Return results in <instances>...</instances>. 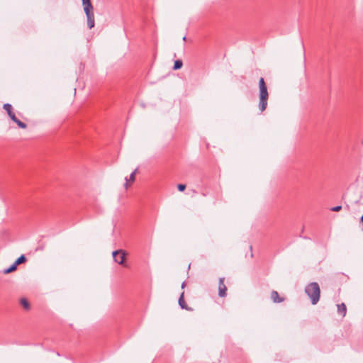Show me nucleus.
Here are the masks:
<instances>
[{
	"label": "nucleus",
	"instance_id": "obj_6",
	"mask_svg": "<svg viewBox=\"0 0 363 363\" xmlns=\"http://www.w3.org/2000/svg\"><path fill=\"white\" fill-rule=\"evenodd\" d=\"M9 116L10 117V118H11V119L14 122V123H16L18 125V126L19 128H23V129L26 128L27 125H26L25 123H23V122L21 121L20 120H18V119L16 118V115H15V113H11V115H9Z\"/></svg>",
	"mask_w": 363,
	"mask_h": 363
},
{
	"label": "nucleus",
	"instance_id": "obj_20",
	"mask_svg": "<svg viewBox=\"0 0 363 363\" xmlns=\"http://www.w3.org/2000/svg\"><path fill=\"white\" fill-rule=\"evenodd\" d=\"M361 221L363 223V214L362 216L361 217Z\"/></svg>",
	"mask_w": 363,
	"mask_h": 363
},
{
	"label": "nucleus",
	"instance_id": "obj_10",
	"mask_svg": "<svg viewBox=\"0 0 363 363\" xmlns=\"http://www.w3.org/2000/svg\"><path fill=\"white\" fill-rule=\"evenodd\" d=\"M20 303L24 309L28 311L30 308V303L26 298H21L20 299Z\"/></svg>",
	"mask_w": 363,
	"mask_h": 363
},
{
	"label": "nucleus",
	"instance_id": "obj_3",
	"mask_svg": "<svg viewBox=\"0 0 363 363\" xmlns=\"http://www.w3.org/2000/svg\"><path fill=\"white\" fill-rule=\"evenodd\" d=\"M82 1L84 7V11L87 18V26L89 29H91L94 27L95 25L94 15L93 13V6L90 0H82Z\"/></svg>",
	"mask_w": 363,
	"mask_h": 363
},
{
	"label": "nucleus",
	"instance_id": "obj_11",
	"mask_svg": "<svg viewBox=\"0 0 363 363\" xmlns=\"http://www.w3.org/2000/svg\"><path fill=\"white\" fill-rule=\"evenodd\" d=\"M16 268H17V265H16L15 263H13V264H11L9 268L5 269L4 270V274H9V273H11V272H12L15 271V270L16 269Z\"/></svg>",
	"mask_w": 363,
	"mask_h": 363
},
{
	"label": "nucleus",
	"instance_id": "obj_13",
	"mask_svg": "<svg viewBox=\"0 0 363 363\" xmlns=\"http://www.w3.org/2000/svg\"><path fill=\"white\" fill-rule=\"evenodd\" d=\"M26 261V258L25 255H22L15 261L14 263L18 266L20 264L25 262Z\"/></svg>",
	"mask_w": 363,
	"mask_h": 363
},
{
	"label": "nucleus",
	"instance_id": "obj_8",
	"mask_svg": "<svg viewBox=\"0 0 363 363\" xmlns=\"http://www.w3.org/2000/svg\"><path fill=\"white\" fill-rule=\"evenodd\" d=\"M179 305L182 309H186L187 311H191V308H189L186 305L184 298V293H182L179 298Z\"/></svg>",
	"mask_w": 363,
	"mask_h": 363
},
{
	"label": "nucleus",
	"instance_id": "obj_9",
	"mask_svg": "<svg viewBox=\"0 0 363 363\" xmlns=\"http://www.w3.org/2000/svg\"><path fill=\"white\" fill-rule=\"evenodd\" d=\"M337 312L342 317H345L347 313V308L345 303L338 304L337 306Z\"/></svg>",
	"mask_w": 363,
	"mask_h": 363
},
{
	"label": "nucleus",
	"instance_id": "obj_14",
	"mask_svg": "<svg viewBox=\"0 0 363 363\" xmlns=\"http://www.w3.org/2000/svg\"><path fill=\"white\" fill-rule=\"evenodd\" d=\"M182 65H183L182 61L181 60H177L174 62L173 69L175 70L179 69L182 68Z\"/></svg>",
	"mask_w": 363,
	"mask_h": 363
},
{
	"label": "nucleus",
	"instance_id": "obj_12",
	"mask_svg": "<svg viewBox=\"0 0 363 363\" xmlns=\"http://www.w3.org/2000/svg\"><path fill=\"white\" fill-rule=\"evenodd\" d=\"M3 108L7 112L9 116L13 113L12 111V106L10 104H4Z\"/></svg>",
	"mask_w": 363,
	"mask_h": 363
},
{
	"label": "nucleus",
	"instance_id": "obj_4",
	"mask_svg": "<svg viewBox=\"0 0 363 363\" xmlns=\"http://www.w3.org/2000/svg\"><path fill=\"white\" fill-rule=\"evenodd\" d=\"M113 259L116 262L118 263L119 264H124V261L125 259V252L123 250H118L116 251H113L112 253Z\"/></svg>",
	"mask_w": 363,
	"mask_h": 363
},
{
	"label": "nucleus",
	"instance_id": "obj_7",
	"mask_svg": "<svg viewBox=\"0 0 363 363\" xmlns=\"http://www.w3.org/2000/svg\"><path fill=\"white\" fill-rule=\"evenodd\" d=\"M271 298L274 303H281L284 301V298H281L277 291H272Z\"/></svg>",
	"mask_w": 363,
	"mask_h": 363
},
{
	"label": "nucleus",
	"instance_id": "obj_19",
	"mask_svg": "<svg viewBox=\"0 0 363 363\" xmlns=\"http://www.w3.org/2000/svg\"><path fill=\"white\" fill-rule=\"evenodd\" d=\"M185 286V282H183L182 284V288L184 289Z\"/></svg>",
	"mask_w": 363,
	"mask_h": 363
},
{
	"label": "nucleus",
	"instance_id": "obj_1",
	"mask_svg": "<svg viewBox=\"0 0 363 363\" xmlns=\"http://www.w3.org/2000/svg\"><path fill=\"white\" fill-rule=\"evenodd\" d=\"M259 104L258 107L261 112L266 110L269 99V93L264 78L261 77L259 80Z\"/></svg>",
	"mask_w": 363,
	"mask_h": 363
},
{
	"label": "nucleus",
	"instance_id": "obj_17",
	"mask_svg": "<svg viewBox=\"0 0 363 363\" xmlns=\"http://www.w3.org/2000/svg\"><path fill=\"white\" fill-rule=\"evenodd\" d=\"M341 209H342V206H337L333 207L331 208V211H332L337 212V211H340Z\"/></svg>",
	"mask_w": 363,
	"mask_h": 363
},
{
	"label": "nucleus",
	"instance_id": "obj_21",
	"mask_svg": "<svg viewBox=\"0 0 363 363\" xmlns=\"http://www.w3.org/2000/svg\"><path fill=\"white\" fill-rule=\"evenodd\" d=\"M183 40H186V36H184V37L183 38Z\"/></svg>",
	"mask_w": 363,
	"mask_h": 363
},
{
	"label": "nucleus",
	"instance_id": "obj_15",
	"mask_svg": "<svg viewBox=\"0 0 363 363\" xmlns=\"http://www.w3.org/2000/svg\"><path fill=\"white\" fill-rule=\"evenodd\" d=\"M138 172V169H135L130 175L129 181L133 182L135 179V174Z\"/></svg>",
	"mask_w": 363,
	"mask_h": 363
},
{
	"label": "nucleus",
	"instance_id": "obj_22",
	"mask_svg": "<svg viewBox=\"0 0 363 363\" xmlns=\"http://www.w3.org/2000/svg\"><path fill=\"white\" fill-rule=\"evenodd\" d=\"M362 144H363V141H362Z\"/></svg>",
	"mask_w": 363,
	"mask_h": 363
},
{
	"label": "nucleus",
	"instance_id": "obj_2",
	"mask_svg": "<svg viewBox=\"0 0 363 363\" xmlns=\"http://www.w3.org/2000/svg\"><path fill=\"white\" fill-rule=\"evenodd\" d=\"M305 292L308 296L313 305L316 304L320 296V289L317 282H311L305 288Z\"/></svg>",
	"mask_w": 363,
	"mask_h": 363
},
{
	"label": "nucleus",
	"instance_id": "obj_18",
	"mask_svg": "<svg viewBox=\"0 0 363 363\" xmlns=\"http://www.w3.org/2000/svg\"><path fill=\"white\" fill-rule=\"evenodd\" d=\"M125 181H126V182L125 183L124 186H125V189H128L130 185L128 184V180L127 177H125Z\"/></svg>",
	"mask_w": 363,
	"mask_h": 363
},
{
	"label": "nucleus",
	"instance_id": "obj_16",
	"mask_svg": "<svg viewBox=\"0 0 363 363\" xmlns=\"http://www.w3.org/2000/svg\"><path fill=\"white\" fill-rule=\"evenodd\" d=\"M177 189L179 191H183L185 190L186 189V185L185 184H178L177 186Z\"/></svg>",
	"mask_w": 363,
	"mask_h": 363
},
{
	"label": "nucleus",
	"instance_id": "obj_5",
	"mask_svg": "<svg viewBox=\"0 0 363 363\" xmlns=\"http://www.w3.org/2000/svg\"><path fill=\"white\" fill-rule=\"evenodd\" d=\"M225 278H219L218 281V296L221 298L225 297L227 295V287L224 284Z\"/></svg>",
	"mask_w": 363,
	"mask_h": 363
}]
</instances>
